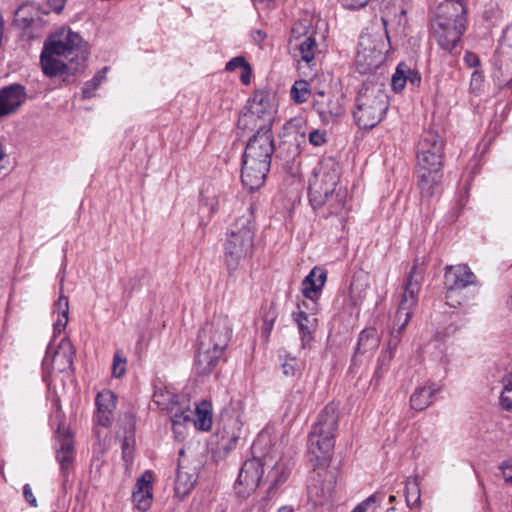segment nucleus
I'll return each mask as SVG.
<instances>
[{
    "mask_svg": "<svg viewBox=\"0 0 512 512\" xmlns=\"http://www.w3.org/2000/svg\"><path fill=\"white\" fill-rule=\"evenodd\" d=\"M340 165L333 157L323 158L309 179L308 196L314 210L322 215H341L345 210L347 191L338 187Z\"/></svg>",
    "mask_w": 512,
    "mask_h": 512,
    "instance_id": "obj_1",
    "label": "nucleus"
},
{
    "mask_svg": "<svg viewBox=\"0 0 512 512\" xmlns=\"http://www.w3.org/2000/svg\"><path fill=\"white\" fill-rule=\"evenodd\" d=\"M231 336L232 328L227 316L216 315L201 328L193 365L197 375H208L214 370Z\"/></svg>",
    "mask_w": 512,
    "mask_h": 512,
    "instance_id": "obj_2",
    "label": "nucleus"
},
{
    "mask_svg": "<svg viewBox=\"0 0 512 512\" xmlns=\"http://www.w3.org/2000/svg\"><path fill=\"white\" fill-rule=\"evenodd\" d=\"M444 142L437 132L422 133L417 147L418 188L423 199H429L442 178Z\"/></svg>",
    "mask_w": 512,
    "mask_h": 512,
    "instance_id": "obj_3",
    "label": "nucleus"
},
{
    "mask_svg": "<svg viewBox=\"0 0 512 512\" xmlns=\"http://www.w3.org/2000/svg\"><path fill=\"white\" fill-rule=\"evenodd\" d=\"M338 428V414L333 405H327L319 414L308 438V457L314 468H326L332 458L334 437Z\"/></svg>",
    "mask_w": 512,
    "mask_h": 512,
    "instance_id": "obj_4",
    "label": "nucleus"
},
{
    "mask_svg": "<svg viewBox=\"0 0 512 512\" xmlns=\"http://www.w3.org/2000/svg\"><path fill=\"white\" fill-rule=\"evenodd\" d=\"M82 42L80 34L69 28H61L51 34L44 42L40 56L43 73L48 77L68 73L70 68L61 58L81 50Z\"/></svg>",
    "mask_w": 512,
    "mask_h": 512,
    "instance_id": "obj_5",
    "label": "nucleus"
},
{
    "mask_svg": "<svg viewBox=\"0 0 512 512\" xmlns=\"http://www.w3.org/2000/svg\"><path fill=\"white\" fill-rule=\"evenodd\" d=\"M254 236L253 213L247 209L245 214L230 224L226 235L224 260L230 274L252 254Z\"/></svg>",
    "mask_w": 512,
    "mask_h": 512,
    "instance_id": "obj_6",
    "label": "nucleus"
},
{
    "mask_svg": "<svg viewBox=\"0 0 512 512\" xmlns=\"http://www.w3.org/2000/svg\"><path fill=\"white\" fill-rule=\"evenodd\" d=\"M381 17L384 29H375V27L366 28L359 37L358 49L355 57V66L360 74H371L379 69L385 61L386 43L388 39L385 29L389 13L385 12Z\"/></svg>",
    "mask_w": 512,
    "mask_h": 512,
    "instance_id": "obj_7",
    "label": "nucleus"
},
{
    "mask_svg": "<svg viewBox=\"0 0 512 512\" xmlns=\"http://www.w3.org/2000/svg\"><path fill=\"white\" fill-rule=\"evenodd\" d=\"M389 108V97L379 84L364 83L354 103L353 117L361 129H372L384 118Z\"/></svg>",
    "mask_w": 512,
    "mask_h": 512,
    "instance_id": "obj_8",
    "label": "nucleus"
},
{
    "mask_svg": "<svg viewBox=\"0 0 512 512\" xmlns=\"http://www.w3.org/2000/svg\"><path fill=\"white\" fill-rule=\"evenodd\" d=\"M246 110L239 124L246 126L254 122L257 129L262 127L271 129L277 111L275 97L265 91H256L248 100Z\"/></svg>",
    "mask_w": 512,
    "mask_h": 512,
    "instance_id": "obj_9",
    "label": "nucleus"
},
{
    "mask_svg": "<svg viewBox=\"0 0 512 512\" xmlns=\"http://www.w3.org/2000/svg\"><path fill=\"white\" fill-rule=\"evenodd\" d=\"M273 152L274 139L272 130L267 127L258 128L246 145L243 160L271 165Z\"/></svg>",
    "mask_w": 512,
    "mask_h": 512,
    "instance_id": "obj_10",
    "label": "nucleus"
},
{
    "mask_svg": "<svg viewBox=\"0 0 512 512\" xmlns=\"http://www.w3.org/2000/svg\"><path fill=\"white\" fill-rule=\"evenodd\" d=\"M477 278L466 264L450 265L445 268L444 285L446 288V299L450 306L456 305L450 303L458 290L464 289L470 285H476Z\"/></svg>",
    "mask_w": 512,
    "mask_h": 512,
    "instance_id": "obj_11",
    "label": "nucleus"
},
{
    "mask_svg": "<svg viewBox=\"0 0 512 512\" xmlns=\"http://www.w3.org/2000/svg\"><path fill=\"white\" fill-rule=\"evenodd\" d=\"M263 474L264 469L260 459L254 457L246 460L235 484L237 494L242 498L249 496L259 486Z\"/></svg>",
    "mask_w": 512,
    "mask_h": 512,
    "instance_id": "obj_12",
    "label": "nucleus"
},
{
    "mask_svg": "<svg viewBox=\"0 0 512 512\" xmlns=\"http://www.w3.org/2000/svg\"><path fill=\"white\" fill-rule=\"evenodd\" d=\"M313 108L324 124L334 123L344 114L341 98L324 91L313 94Z\"/></svg>",
    "mask_w": 512,
    "mask_h": 512,
    "instance_id": "obj_13",
    "label": "nucleus"
},
{
    "mask_svg": "<svg viewBox=\"0 0 512 512\" xmlns=\"http://www.w3.org/2000/svg\"><path fill=\"white\" fill-rule=\"evenodd\" d=\"M432 23L466 24V9L463 0H433Z\"/></svg>",
    "mask_w": 512,
    "mask_h": 512,
    "instance_id": "obj_14",
    "label": "nucleus"
},
{
    "mask_svg": "<svg viewBox=\"0 0 512 512\" xmlns=\"http://www.w3.org/2000/svg\"><path fill=\"white\" fill-rule=\"evenodd\" d=\"M304 28L301 23L296 24L291 30L290 49L295 58H300L303 62L310 65L315 54L318 51V45L313 35L305 36L301 39V29Z\"/></svg>",
    "mask_w": 512,
    "mask_h": 512,
    "instance_id": "obj_15",
    "label": "nucleus"
},
{
    "mask_svg": "<svg viewBox=\"0 0 512 512\" xmlns=\"http://www.w3.org/2000/svg\"><path fill=\"white\" fill-rule=\"evenodd\" d=\"M26 100L25 87L11 84L0 89V119L18 111Z\"/></svg>",
    "mask_w": 512,
    "mask_h": 512,
    "instance_id": "obj_16",
    "label": "nucleus"
},
{
    "mask_svg": "<svg viewBox=\"0 0 512 512\" xmlns=\"http://www.w3.org/2000/svg\"><path fill=\"white\" fill-rule=\"evenodd\" d=\"M423 279V268L415 263L409 272L405 283L404 292L399 304V308L403 310H413L418 302V293Z\"/></svg>",
    "mask_w": 512,
    "mask_h": 512,
    "instance_id": "obj_17",
    "label": "nucleus"
},
{
    "mask_svg": "<svg viewBox=\"0 0 512 512\" xmlns=\"http://www.w3.org/2000/svg\"><path fill=\"white\" fill-rule=\"evenodd\" d=\"M432 30L442 49L451 51L459 42L466 26L465 24L432 23Z\"/></svg>",
    "mask_w": 512,
    "mask_h": 512,
    "instance_id": "obj_18",
    "label": "nucleus"
},
{
    "mask_svg": "<svg viewBox=\"0 0 512 512\" xmlns=\"http://www.w3.org/2000/svg\"><path fill=\"white\" fill-rule=\"evenodd\" d=\"M270 165L242 161L241 179L244 186L253 191L259 189L265 182Z\"/></svg>",
    "mask_w": 512,
    "mask_h": 512,
    "instance_id": "obj_19",
    "label": "nucleus"
},
{
    "mask_svg": "<svg viewBox=\"0 0 512 512\" xmlns=\"http://www.w3.org/2000/svg\"><path fill=\"white\" fill-rule=\"evenodd\" d=\"M327 279V274L322 269L313 268L302 282V292L305 298L311 300L312 310H318L317 299Z\"/></svg>",
    "mask_w": 512,
    "mask_h": 512,
    "instance_id": "obj_20",
    "label": "nucleus"
},
{
    "mask_svg": "<svg viewBox=\"0 0 512 512\" xmlns=\"http://www.w3.org/2000/svg\"><path fill=\"white\" fill-rule=\"evenodd\" d=\"M152 480V473L145 471L137 480L132 493L135 507L142 512L147 511L152 503Z\"/></svg>",
    "mask_w": 512,
    "mask_h": 512,
    "instance_id": "obj_21",
    "label": "nucleus"
},
{
    "mask_svg": "<svg viewBox=\"0 0 512 512\" xmlns=\"http://www.w3.org/2000/svg\"><path fill=\"white\" fill-rule=\"evenodd\" d=\"M97 412L95 414V422L98 425L107 427L110 425L113 411L116 408V396L110 390H104L97 394L96 397Z\"/></svg>",
    "mask_w": 512,
    "mask_h": 512,
    "instance_id": "obj_22",
    "label": "nucleus"
},
{
    "mask_svg": "<svg viewBox=\"0 0 512 512\" xmlns=\"http://www.w3.org/2000/svg\"><path fill=\"white\" fill-rule=\"evenodd\" d=\"M316 312L317 311H313L311 309V312L301 310V312L292 313V317L297 324L303 346L313 339L314 333L317 330L318 319L315 316Z\"/></svg>",
    "mask_w": 512,
    "mask_h": 512,
    "instance_id": "obj_23",
    "label": "nucleus"
},
{
    "mask_svg": "<svg viewBox=\"0 0 512 512\" xmlns=\"http://www.w3.org/2000/svg\"><path fill=\"white\" fill-rule=\"evenodd\" d=\"M440 389V385L433 382H428L416 388L410 397L411 408L416 411L425 410L432 404L434 395L439 392Z\"/></svg>",
    "mask_w": 512,
    "mask_h": 512,
    "instance_id": "obj_24",
    "label": "nucleus"
},
{
    "mask_svg": "<svg viewBox=\"0 0 512 512\" xmlns=\"http://www.w3.org/2000/svg\"><path fill=\"white\" fill-rule=\"evenodd\" d=\"M75 350L71 341L64 337L60 340L58 348L53 356V368L58 371H65L73 366Z\"/></svg>",
    "mask_w": 512,
    "mask_h": 512,
    "instance_id": "obj_25",
    "label": "nucleus"
},
{
    "mask_svg": "<svg viewBox=\"0 0 512 512\" xmlns=\"http://www.w3.org/2000/svg\"><path fill=\"white\" fill-rule=\"evenodd\" d=\"M40 21L39 9L34 4H23L15 12L13 24L23 31L35 26Z\"/></svg>",
    "mask_w": 512,
    "mask_h": 512,
    "instance_id": "obj_26",
    "label": "nucleus"
},
{
    "mask_svg": "<svg viewBox=\"0 0 512 512\" xmlns=\"http://www.w3.org/2000/svg\"><path fill=\"white\" fill-rule=\"evenodd\" d=\"M220 195L221 193L212 185H207L201 190L199 208L201 211L207 210L208 217L220 210Z\"/></svg>",
    "mask_w": 512,
    "mask_h": 512,
    "instance_id": "obj_27",
    "label": "nucleus"
},
{
    "mask_svg": "<svg viewBox=\"0 0 512 512\" xmlns=\"http://www.w3.org/2000/svg\"><path fill=\"white\" fill-rule=\"evenodd\" d=\"M380 344V338L375 328H366L361 331L356 346L357 354L373 353Z\"/></svg>",
    "mask_w": 512,
    "mask_h": 512,
    "instance_id": "obj_28",
    "label": "nucleus"
},
{
    "mask_svg": "<svg viewBox=\"0 0 512 512\" xmlns=\"http://www.w3.org/2000/svg\"><path fill=\"white\" fill-rule=\"evenodd\" d=\"M194 426L202 431L210 430L212 426V406L208 401H201L195 408L194 418L191 417Z\"/></svg>",
    "mask_w": 512,
    "mask_h": 512,
    "instance_id": "obj_29",
    "label": "nucleus"
},
{
    "mask_svg": "<svg viewBox=\"0 0 512 512\" xmlns=\"http://www.w3.org/2000/svg\"><path fill=\"white\" fill-rule=\"evenodd\" d=\"M173 406L174 409H168L167 411L174 426L191 421L193 413L190 410L189 400L186 396L181 397Z\"/></svg>",
    "mask_w": 512,
    "mask_h": 512,
    "instance_id": "obj_30",
    "label": "nucleus"
},
{
    "mask_svg": "<svg viewBox=\"0 0 512 512\" xmlns=\"http://www.w3.org/2000/svg\"><path fill=\"white\" fill-rule=\"evenodd\" d=\"M196 475L179 467L175 480V491L177 494L186 496L190 493L196 483Z\"/></svg>",
    "mask_w": 512,
    "mask_h": 512,
    "instance_id": "obj_31",
    "label": "nucleus"
},
{
    "mask_svg": "<svg viewBox=\"0 0 512 512\" xmlns=\"http://www.w3.org/2000/svg\"><path fill=\"white\" fill-rule=\"evenodd\" d=\"M184 397V395H177L167 388H159L154 392V402L162 410L174 409L173 405Z\"/></svg>",
    "mask_w": 512,
    "mask_h": 512,
    "instance_id": "obj_32",
    "label": "nucleus"
},
{
    "mask_svg": "<svg viewBox=\"0 0 512 512\" xmlns=\"http://www.w3.org/2000/svg\"><path fill=\"white\" fill-rule=\"evenodd\" d=\"M74 458V445L71 437L65 436L60 440V447L57 450V460L62 469L69 466Z\"/></svg>",
    "mask_w": 512,
    "mask_h": 512,
    "instance_id": "obj_33",
    "label": "nucleus"
},
{
    "mask_svg": "<svg viewBox=\"0 0 512 512\" xmlns=\"http://www.w3.org/2000/svg\"><path fill=\"white\" fill-rule=\"evenodd\" d=\"M405 497L410 509L416 508L420 503V487L416 478H408L405 485Z\"/></svg>",
    "mask_w": 512,
    "mask_h": 512,
    "instance_id": "obj_34",
    "label": "nucleus"
},
{
    "mask_svg": "<svg viewBox=\"0 0 512 512\" xmlns=\"http://www.w3.org/2000/svg\"><path fill=\"white\" fill-rule=\"evenodd\" d=\"M311 95L310 85L305 80L295 81L290 90L291 99L297 103L302 104L306 102Z\"/></svg>",
    "mask_w": 512,
    "mask_h": 512,
    "instance_id": "obj_35",
    "label": "nucleus"
},
{
    "mask_svg": "<svg viewBox=\"0 0 512 512\" xmlns=\"http://www.w3.org/2000/svg\"><path fill=\"white\" fill-rule=\"evenodd\" d=\"M383 495L375 493L367 499L359 503L352 512H377L380 508V503L383 501Z\"/></svg>",
    "mask_w": 512,
    "mask_h": 512,
    "instance_id": "obj_36",
    "label": "nucleus"
},
{
    "mask_svg": "<svg viewBox=\"0 0 512 512\" xmlns=\"http://www.w3.org/2000/svg\"><path fill=\"white\" fill-rule=\"evenodd\" d=\"M283 373L286 376L297 377L304 369V363L296 357H286L282 364Z\"/></svg>",
    "mask_w": 512,
    "mask_h": 512,
    "instance_id": "obj_37",
    "label": "nucleus"
},
{
    "mask_svg": "<svg viewBox=\"0 0 512 512\" xmlns=\"http://www.w3.org/2000/svg\"><path fill=\"white\" fill-rule=\"evenodd\" d=\"M503 383L500 404L503 409L512 411V372L504 378Z\"/></svg>",
    "mask_w": 512,
    "mask_h": 512,
    "instance_id": "obj_38",
    "label": "nucleus"
},
{
    "mask_svg": "<svg viewBox=\"0 0 512 512\" xmlns=\"http://www.w3.org/2000/svg\"><path fill=\"white\" fill-rule=\"evenodd\" d=\"M407 82L406 77V64L400 63L391 79V85L394 91H401Z\"/></svg>",
    "mask_w": 512,
    "mask_h": 512,
    "instance_id": "obj_39",
    "label": "nucleus"
},
{
    "mask_svg": "<svg viewBox=\"0 0 512 512\" xmlns=\"http://www.w3.org/2000/svg\"><path fill=\"white\" fill-rule=\"evenodd\" d=\"M127 359L122 350H116L113 356L112 373L116 378L122 377L126 372Z\"/></svg>",
    "mask_w": 512,
    "mask_h": 512,
    "instance_id": "obj_40",
    "label": "nucleus"
},
{
    "mask_svg": "<svg viewBox=\"0 0 512 512\" xmlns=\"http://www.w3.org/2000/svg\"><path fill=\"white\" fill-rule=\"evenodd\" d=\"M241 204V201L233 193H221L220 195V210L224 213L230 214L234 206Z\"/></svg>",
    "mask_w": 512,
    "mask_h": 512,
    "instance_id": "obj_41",
    "label": "nucleus"
},
{
    "mask_svg": "<svg viewBox=\"0 0 512 512\" xmlns=\"http://www.w3.org/2000/svg\"><path fill=\"white\" fill-rule=\"evenodd\" d=\"M290 474L289 469L283 465V464H276L271 473L270 476L273 479V486L277 487L281 483L285 482Z\"/></svg>",
    "mask_w": 512,
    "mask_h": 512,
    "instance_id": "obj_42",
    "label": "nucleus"
},
{
    "mask_svg": "<svg viewBox=\"0 0 512 512\" xmlns=\"http://www.w3.org/2000/svg\"><path fill=\"white\" fill-rule=\"evenodd\" d=\"M412 316L411 310H403L402 308H398L395 315V325L398 327L395 328L398 331L403 332L407 324L409 323Z\"/></svg>",
    "mask_w": 512,
    "mask_h": 512,
    "instance_id": "obj_43",
    "label": "nucleus"
},
{
    "mask_svg": "<svg viewBox=\"0 0 512 512\" xmlns=\"http://www.w3.org/2000/svg\"><path fill=\"white\" fill-rule=\"evenodd\" d=\"M309 143L315 147L322 146L327 141V135L324 130L314 129L309 133Z\"/></svg>",
    "mask_w": 512,
    "mask_h": 512,
    "instance_id": "obj_44",
    "label": "nucleus"
},
{
    "mask_svg": "<svg viewBox=\"0 0 512 512\" xmlns=\"http://www.w3.org/2000/svg\"><path fill=\"white\" fill-rule=\"evenodd\" d=\"M239 68H241L243 70L245 68H249V64L243 56H237V57L232 58L230 61H228L226 63V67H225L226 71H229V72H234L235 70H237Z\"/></svg>",
    "mask_w": 512,
    "mask_h": 512,
    "instance_id": "obj_45",
    "label": "nucleus"
},
{
    "mask_svg": "<svg viewBox=\"0 0 512 512\" xmlns=\"http://www.w3.org/2000/svg\"><path fill=\"white\" fill-rule=\"evenodd\" d=\"M403 332L396 330L393 328L390 331V338L387 342V349L395 352L397 347L399 346L401 339H402Z\"/></svg>",
    "mask_w": 512,
    "mask_h": 512,
    "instance_id": "obj_46",
    "label": "nucleus"
},
{
    "mask_svg": "<svg viewBox=\"0 0 512 512\" xmlns=\"http://www.w3.org/2000/svg\"><path fill=\"white\" fill-rule=\"evenodd\" d=\"M394 354H395V352H393L387 348L383 349L379 356V359H378L379 369L386 368L389 365V363L391 362V360L393 359Z\"/></svg>",
    "mask_w": 512,
    "mask_h": 512,
    "instance_id": "obj_47",
    "label": "nucleus"
},
{
    "mask_svg": "<svg viewBox=\"0 0 512 512\" xmlns=\"http://www.w3.org/2000/svg\"><path fill=\"white\" fill-rule=\"evenodd\" d=\"M99 86L100 84L97 81H95L94 78H92L90 81H87L82 88L83 97H92Z\"/></svg>",
    "mask_w": 512,
    "mask_h": 512,
    "instance_id": "obj_48",
    "label": "nucleus"
},
{
    "mask_svg": "<svg viewBox=\"0 0 512 512\" xmlns=\"http://www.w3.org/2000/svg\"><path fill=\"white\" fill-rule=\"evenodd\" d=\"M370 0H341L344 8L349 10H357L365 7Z\"/></svg>",
    "mask_w": 512,
    "mask_h": 512,
    "instance_id": "obj_49",
    "label": "nucleus"
},
{
    "mask_svg": "<svg viewBox=\"0 0 512 512\" xmlns=\"http://www.w3.org/2000/svg\"><path fill=\"white\" fill-rule=\"evenodd\" d=\"M55 306L61 311L62 316L68 315L69 313V301L68 298L64 295H60Z\"/></svg>",
    "mask_w": 512,
    "mask_h": 512,
    "instance_id": "obj_50",
    "label": "nucleus"
},
{
    "mask_svg": "<svg viewBox=\"0 0 512 512\" xmlns=\"http://www.w3.org/2000/svg\"><path fill=\"white\" fill-rule=\"evenodd\" d=\"M464 61L467 64L468 67H477L480 64L479 57L470 51H467L464 55Z\"/></svg>",
    "mask_w": 512,
    "mask_h": 512,
    "instance_id": "obj_51",
    "label": "nucleus"
},
{
    "mask_svg": "<svg viewBox=\"0 0 512 512\" xmlns=\"http://www.w3.org/2000/svg\"><path fill=\"white\" fill-rule=\"evenodd\" d=\"M406 77L407 81H409L412 85H419L421 81V77L417 71L411 70L406 66Z\"/></svg>",
    "mask_w": 512,
    "mask_h": 512,
    "instance_id": "obj_52",
    "label": "nucleus"
},
{
    "mask_svg": "<svg viewBox=\"0 0 512 512\" xmlns=\"http://www.w3.org/2000/svg\"><path fill=\"white\" fill-rule=\"evenodd\" d=\"M67 323L68 315L62 316V314H60L57 321L54 324V333H60L62 330H64Z\"/></svg>",
    "mask_w": 512,
    "mask_h": 512,
    "instance_id": "obj_53",
    "label": "nucleus"
},
{
    "mask_svg": "<svg viewBox=\"0 0 512 512\" xmlns=\"http://www.w3.org/2000/svg\"><path fill=\"white\" fill-rule=\"evenodd\" d=\"M23 495L29 504H31L32 506L37 505V500H36L35 496L33 495L32 490L28 484H26L23 487Z\"/></svg>",
    "mask_w": 512,
    "mask_h": 512,
    "instance_id": "obj_54",
    "label": "nucleus"
},
{
    "mask_svg": "<svg viewBox=\"0 0 512 512\" xmlns=\"http://www.w3.org/2000/svg\"><path fill=\"white\" fill-rule=\"evenodd\" d=\"M483 75L479 71H474L471 76V87L472 88H480L481 84L483 83Z\"/></svg>",
    "mask_w": 512,
    "mask_h": 512,
    "instance_id": "obj_55",
    "label": "nucleus"
},
{
    "mask_svg": "<svg viewBox=\"0 0 512 512\" xmlns=\"http://www.w3.org/2000/svg\"><path fill=\"white\" fill-rule=\"evenodd\" d=\"M8 163V157L5 154L2 145L0 144V174L2 173V171L7 169Z\"/></svg>",
    "mask_w": 512,
    "mask_h": 512,
    "instance_id": "obj_56",
    "label": "nucleus"
},
{
    "mask_svg": "<svg viewBox=\"0 0 512 512\" xmlns=\"http://www.w3.org/2000/svg\"><path fill=\"white\" fill-rule=\"evenodd\" d=\"M297 308H298L297 312H301V310L311 312L312 302H311V300H308L306 298V300H302L298 303Z\"/></svg>",
    "mask_w": 512,
    "mask_h": 512,
    "instance_id": "obj_57",
    "label": "nucleus"
},
{
    "mask_svg": "<svg viewBox=\"0 0 512 512\" xmlns=\"http://www.w3.org/2000/svg\"><path fill=\"white\" fill-rule=\"evenodd\" d=\"M502 474L506 482L512 483V465H506L502 469Z\"/></svg>",
    "mask_w": 512,
    "mask_h": 512,
    "instance_id": "obj_58",
    "label": "nucleus"
},
{
    "mask_svg": "<svg viewBox=\"0 0 512 512\" xmlns=\"http://www.w3.org/2000/svg\"><path fill=\"white\" fill-rule=\"evenodd\" d=\"M107 71L108 67H104L103 69L98 71L93 78L95 79V81L101 84L106 79Z\"/></svg>",
    "mask_w": 512,
    "mask_h": 512,
    "instance_id": "obj_59",
    "label": "nucleus"
},
{
    "mask_svg": "<svg viewBox=\"0 0 512 512\" xmlns=\"http://www.w3.org/2000/svg\"><path fill=\"white\" fill-rule=\"evenodd\" d=\"M250 76H251V67L245 68L242 75H241V82L244 85H248L250 83Z\"/></svg>",
    "mask_w": 512,
    "mask_h": 512,
    "instance_id": "obj_60",
    "label": "nucleus"
},
{
    "mask_svg": "<svg viewBox=\"0 0 512 512\" xmlns=\"http://www.w3.org/2000/svg\"><path fill=\"white\" fill-rule=\"evenodd\" d=\"M252 36H253L254 41L257 43L262 42L264 40V38L266 37V35L261 30L254 31Z\"/></svg>",
    "mask_w": 512,
    "mask_h": 512,
    "instance_id": "obj_61",
    "label": "nucleus"
},
{
    "mask_svg": "<svg viewBox=\"0 0 512 512\" xmlns=\"http://www.w3.org/2000/svg\"><path fill=\"white\" fill-rule=\"evenodd\" d=\"M64 5H65V1L64 0H57L55 5L52 6V9L55 12L60 13L63 10Z\"/></svg>",
    "mask_w": 512,
    "mask_h": 512,
    "instance_id": "obj_62",
    "label": "nucleus"
},
{
    "mask_svg": "<svg viewBox=\"0 0 512 512\" xmlns=\"http://www.w3.org/2000/svg\"><path fill=\"white\" fill-rule=\"evenodd\" d=\"M278 512H294V510L290 506H282L279 508Z\"/></svg>",
    "mask_w": 512,
    "mask_h": 512,
    "instance_id": "obj_63",
    "label": "nucleus"
},
{
    "mask_svg": "<svg viewBox=\"0 0 512 512\" xmlns=\"http://www.w3.org/2000/svg\"><path fill=\"white\" fill-rule=\"evenodd\" d=\"M263 329L265 332L269 333L272 329V322L265 321Z\"/></svg>",
    "mask_w": 512,
    "mask_h": 512,
    "instance_id": "obj_64",
    "label": "nucleus"
}]
</instances>
